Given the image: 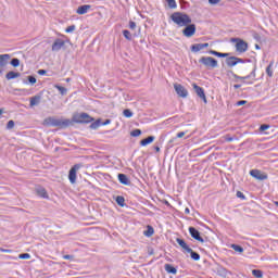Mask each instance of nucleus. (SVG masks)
Masks as SVG:
<instances>
[{
    "mask_svg": "<svg viewBox=\"0 0 278 278\" xmlns=\"http://www.w3.org/2000/svg\"><path fill=\"white\" fill-rule=\"evenodd\" d=\"M170 20L178 27H186V25H190V23H192V18L190 17V15L182 12H174L170 15Z\"/></svg>",
    "mask_w": 278,
    "mask_h": 278,
    "instance_id": "1",
    "label": "nucleus"
},
{
    "mask_svg": "<svg viewBox=\"0 0 278 278\" xmlns=\"http://www.w3.org/2000/svg\"><path fill=\"white\" fill-rule=\"evenodd\" d=\"M231 42H237L235 46L237 53H247L249 51V43L247 41L240 38H232Z\"/></svg>",
    "mask_w": 278,
    "mask_h": 278,
    "instance_id": "2",
    "label": "nucleus"
},
{
    "mask_svg": "<svg viewBox=\"0 0 278 278\" xmlns=\"http://www.w3.org/2000/svg\"><path fill=\"white\" fill-rule=\"evenodd\" d=\"M200 64H203L206 66V68H217L218 67V61L212 56H202L199 60Z\"/></svg>",
    "mask_w": 278,
    "mask_h": 278,
    "instance_id": "3",
    "label": "nucleus"
},
{
    "mask_svg": "<svg viewBox=\"0 0 278 278\" xmlns=\"http://www.w3.org/2000/svg\"><path fill=\"white\" fill-rule=\"evenodd\" d=\"M92 121H94V118H92L90 115H88V113H80L74 116V123H78V124H88V123H92Z\"/></svg>",
    "mask_w": 278,
    "mask_h": 278,
    "instance_id": "4",
    "label": "nucleus"
},
{
    "mask_svg": "<svg viewBox=\"0 0 278 278\" xmlns=\"http://www.w3.org/2000/svg\"><path fill=\"white\" fill-rule=\"evenodd\" d=\"M197 34V25L195 24H187L182 29V36L186 38H192Z\"/></svg>",
    "mask_w": 278,
    "mask_h": 278,
    "instance_id": "5",
    "label": "nucleus"
},
{
    "mask_svg": "<svg viewBox=\"0 0 278 278\" xmlns=\"http://www.w3.org/2000/svg\"><path fill=\"white\" fill-rule=\"evenodd\" d=\"M174 90L178 97H181V99H186L188 97V89L181 84H174Z\"/></svg>",
    "mask_w": 278,
    "mask_h": 278,
    "instance_id": "6",
    "label": "nucleus"
},
{
    "mask_svg": "<svg viewBox=\"0 0 278 278\" xmlns=\"http://www.w3.org/2000/svg\"><path fill=\"white\" fill-rule=\"evenodd\" d=\"M79 168H81V164H75L71 169H70V174H68V180L72 184H76L77 182V170H79Z\"/></svg>",
    "mask_w": 278,
    "mask_h": 278,
    "instance_id": "7",
    "label": "nucleus"
},
{
    "mask_svg": "<svg viewBox=\"0 0 278 278\" xmlns=\"http://www.w3.org/2000/svg\"><path fill=\"white\" fill-rule=\"evenodd\" d=\"M73 122L71 119H58V118H52L51 119V126L52 127H70Z\"/></svg>",
    "mask_w": 278,
    "mask_h": 278,
    "instance_id": "8",
    "label": "nucleus"
},
{
    "mask_svg": "<svg viewBox=\"0 0 278 278\" xmlns=\"http://www.w3.org/2000/svg\"><path fill=\"white\" fill-rule=\"evenodd\" d=\"M192 88L194 92L198 94V97L202 99L204 103H207V98L205 97V90L194 83L192 84Z\"/></svg>",
    "mask_w": 278,
    "mask_h": 278,
    "instance_id": "9",
    "label": "nucleus"
},
{
    "mask_svg": "<svg viewBox=\"0 0 278 278\" xmlns=\"http://www.w3.org/2000/svg\"><path fill=\"white\" fill-rule=\"evenodd\" d=\"M250 175L251 177H253L254 179H257L258 181H265V179H268V176L262 173V170L260 169L250 170Z\"/></svg>",
    "mask_w": 278,
    "mask_h": 278,
    "instance_id": "10",
    "label": "nucleus"
},
{
    "mask_svg": "<svg viewBox=\"0 0 278 278\" xmlns=\"http://www.w3.org/2000/svg\"><path fill=\"white\" fill-rule=\"evenodd\" d=\"M189 233L191 236V238H193V240H197L198 242H205V239H203V237H201V232L199 230H197V228L194 227H189Z\"/></svg>",
    "mask_w": 278,
    "mask_h": 278,
    "instance_id": "11",
    "label": "nucleus"
},
{
    "mask_svg": "<svg viewBox=\"0 0 278 278\" xmlns=\"http://www.w3.org/2000/svg\"><path fill=\"white\" fill-rule=\"evenodd\" d=\"M10 60V54H0V75L3 73V68L8 66V61Z\"/></svg>",
    "mask_w": 278,
    "mask_h": 278,
    "instance_id": "12",
    "label": "nucleus"
},
{
    "mask_svg": "<svg viewBox=\"0 0 278 278\" xmlns=\"http://www.w3.org/2000/svg\"><path fill=\"white\" fill-rule=\"evenodd\" d=\"M210 43H194L191 46L192 53H199V51H203V49H207Z\"/></svg>",
    "mask_w": 278,
    "mask_h": 278,
    "instance_id": "13",
    "label": "nucleus"
},
{
    "mask_svg": "<svg viewBox=\"0 0 278 278\" xmlns=\"http://www.w3.org/2000/svg\"><path fill=\"white\" fill-rule=\"evenodd\" d=\"M66 42L63 39H55L53 45H52V51H60Z\"/></svg>",
    "mask_w": 278,
    "mask_h": 278,
    "instance_id": "14",
    "label": "nucleus"
},
{
    "mask_svg": "<svg viewBox=\"0 0 278 278\" xmlns=\"http://www.w3.org/2000/svg\"><path fill=\"white\" fill-rule=\"evenodd\" d=\"M117 179H118L119 184H122L123 186H131V181L125 174H118Z\"/></svg>",
    "mask_w": 278,
    "mask_h": 278,
    "instance_id": "15",
    "label": "nucleus"
},
{
    "mask_svg": "<svg viewBox=\"0 0 278 278\" xmlns=\"http://www.w3.org/2000/svg\"><path fill=\"white\" fill-rule=\"evenodd\" d=\"M36 193L38 194V197H40L41 199H49V194L47 193V189H45L43 187H38L36 189Z\"/></svg>",
    "mask_w": 278,
    "mask_h": 278,
    "instance_id": "16",
    "label": "nucleus"
},
{
    "mask_svg": "<svg viewBox=\"0 0 278 278\" xmlns=\"http://www.w3.org/2000/svg\"><path fill=\"white\" fill-rule=\"evenodd\" d=\"M90 8H92L90 4H84L78 7V9L76 10V12L80 15L83 14H88V10H90Z\"/></svg>",
    "mask_w": 278,
    "mask_h": 278,
    "instance_id": "17",
    "label": "nucleus"
},
{
    "mask_svg": "<svg viewBox=\"0 0 278 278\" xmlns=\"http://www.w3.org/2000/svg\"><path fill=\"white\" fill-rule=\"evenodd\" d=\"M226 64L227 66H229L230 68H233V66H238V62L236 60V56H228L226 59Z\"/></svg>",
    "mask_w": 278,
    "mask_h": 278,
    "instance_id": "18",
    "label": "nucleus"
},
{
    "mask_svg": "<svg viewBox=\"0 0 278 278\" xmlns=\"http://www.w3.org/2000/svg\"><path fill=\"white\" fill-rule=\"evenodd\" d=\"M176 242H177V244H179V247H181V249H184L185 251H191L190 250V247H188V243H186V241L184 240V239H181V238H177L176 239Z\"/></svg>",
    "mask_w": 278,
    "mask_h": 278,
    "instance_id": "19",
    "label": "nucleus"
},
{
    "mask_svg": "<svg viewBox=\"0 0 278 278\" xmlns=\"http://www.w3.org/2000/svg\"><path fill=\"white\" fill-rule=\"evenodd\" d=\"M18 77H21V73H18V72H9V73H7V75H5V78H7L8 80H10V79H16V78H18Z\"/></svg>",
    "mask_w": 278,
    "mask_h": 278,
    "instance_id": "20",
    "label": "nucleus"
},
{
    "mask_svg": "<svg viewBox=\"0 0 278 278\" xmlns=\"http://www.w3.org/2000/svg\"><path fill=\"white\" fill-rule=\"evenodd\" d=\"M155 140V137L149 136L148 138L140 141L141 147H147L148 144H151Z\"/></svg>",
    "mask_w": 278,
    "mask_h": 278,
    "instance_id": "21",
    "label": "nucleus"
},
{
    "mask_svg": "<svg viewBox=\"0 0 278 278\" xmlns=\"http://www.w3.org/2000/svg\"><path fill=\"white\" fill-rule=\"evenodd\" d=\"M165 270L169 275H177V268L173 267L170 264H165Z\"/></svg>",
    "mask_w": 278,
    "mask_h": 278,
    "instance_id": "22",
    "label": "nucleus"
},
{
    "mask_svg": "<svg viewBox=\"0 0 278 278\" xmlns=\"http://www.w3.org/2000/svg\"><path fill=\"white\" fill-rule=\"evenodd\" d=\"M40 96H34L30 98V108H34L35 105L40 104Z\"/></svg>",
    "mask_w": 278,
    "mask_h": 278,
    "instance_id": "23",
    "label": "nucleus"
},
{
    "mask_svg": "<svg viewBox=\"0 0 278 278\" xmlns=\"http://www.w3.org/2000/svg\"><path fill=\"white\" fill-rule=\"evenodd\" d=\"M187 253H190L191 258L194 260V262H199V260H201V255L194 251H192V249L190 248V251H187Z\"/></svg>",
    "mask_w": 278,
    "mask_h": 278,
    "instance_id": "24",
    "label": "nucleus"
},
{
    "mask_svg": "<svg viewBox=\"0 0 278 278\" xmlns=\"http://www.w3.org/2000/svg\"><path fill=\"white\" fill-rule=\"evenodd\" d=\"M115 201L119 207H125V198L123 195H117Z\"/></svg>",
    "mask_w": 278,
    "mask_h": 278,
    "instance_id": "25",
    "label": "nucleus"
},
{
    "mask_svg": "<svg viewBox=\"0 0 278 278\" xmlns=\"http://www.w3.org/2000/svg\"><path fill=\"white\" fill-rule=\"evenodd\" d=\"M169 10H177V1L176 0H165Z\"/></svg>",
    "mask_w": 278,
    "mask_h": 278,
    "instance_id": "26",
    "label": "nucleus"
},
{
    "mask_svg": "<svg viewBox=\"0 0 278 278\" xmlns=\"http://www.w3.org/2000/svg\"><path fill=\"white\" fill-rule=\"evenodd\" d=\"M252 275H253V277L262 278V277H264V271H262L261 269H253Z\"/></svg>",
    "mask_w": 278,
    "mask_h": 278,
    "instance_id": "27",
    "label": "nucleus"
},
{
    "mask_svg": "<svg viewBox=\"0 0 278 278\" xmlns=\"http://www.w3.org/2000/svg\"><path fill=\"white\" fill-rule=\"evenodd\" d=\"M153 233H155V230L153 229V227L148 226L147 231H144V236H146L147 238H151V236H153Z\"/></svg>",
    "mask_w": 278,
    "mask_h": 278,
    "instance_id": "28",
    "label": "nucleus"
},
{
    "mask_svg": "<svg viewBox=\"0 0 278 278\" xmlns=\"http://www.w3.org/2000/svg\"><path fill=\"white\" fill-rule=\"evenodd\" d=\"M56 90H59V92H61L62 96L66 94L68 92V89H66L65 87H62L60 85H55Z\"/></svg>",
    "mask_w": 278,
    "mask_h": 278,
    "instance_id": "29",
    "label": "nucleus"
},
{
    "mask_svg": "<svg viewBox=\"0 0 278 278\" xmlns=\"http://www.w3.org/2000/svg\"><path fill=\"white\" fill-rule=\"evenodd\" d=\"M101 125H102L101 119H98V121L91 123L90 129H99V127H101Z\"/></svg>",
    "mask_w": 278,
    "mask_h": 278,
    "instance_id": "30",
    "label": "nucleus"
},
{
    "mask_svg": "<svg viewBox=\"0 0 278 278\" xmlns=\"http://www.w3.org/2000/svg\"><path fill=\"white\" fill-rule=\"evenodd\" d=\"M231 249H233V251H237V253H244V248L238 244H232Z\"/></svg>",
    "mask_w": 278,
    "mask_h": 278,
    "instance_id": "31",
    "label": "nucleus"
},
{
    "mask_svg": "<svg viewBox=\"0 0 278 278\" xmlns=\"http://www.w3.org/2000/svg\"><path fill=\"white\" fill-rule=\"evenodd\" d=\"M123 114H124L125 118H131V116H134V112H131V110H129V109L124 110Z\"/></svg>",
    "mask_w": 278,
    "mask_h": 278,
    "instance_id": "32",
    "label": "nucleus"
},
{
    "mask_svg": "<svg viewBox=\"0 0 278 278\" xmlns=\"http://www.w3.org/2000/svg\"><path fill=\"white\" fill-rule=\"evenodd\" d=\"M130 136H131L132 138H138V136H142V130H140V129H135V130H132V131L130 132Z\"/></svg>",
    "mask_w": 278,
    "mask_h": 278,
    "instance_id": "33",
    "label": "nucleus"
},
{
    "mask_svg": "<svg viewBox=\"0 0 278 278\" xmlns=\"http://www.w3.org/2000/svg\"><path fill=\"white\" fill-rule=\"evenodd\" d=\"M20 65H21V60H18L17 58H14L11 60V66H14V68H16Z\"/></svg>",
    "mask_w": 278,
    "mask_h": 278,
    "instance_id": "34",
    "label": "nucleus"
},
{
    "mask_svg": "<svg viewBox=\"0 0 278 278\" xmlns=\"http://www.w3.org/2000/svg\"><path fill=\"white\" fill-rule=\"evenodd\" d=\"M123 36L126 38V40H131V33L129 30H123Z\"/></svg>",
    "mask_w": 278,
    "mask_h": 278,
    "instance_id": "35",
    "label": "nucleus"
},
{
    "mask_svg": "<svg viewBox=\"0 0 278 278\" xmlns=\"http://www.w3.org/2000/svg\"><path fill=\"white\" fill-rule=\"evenodd\" d=\"M266 74L268 75V77H273V63H270V64L266 67Z\"/></svg>",
    "mask_w": 278,
    "mask_h": 278,
    "instance_id": "36",
    "label": "nucleus"
},
{
    "mask_svg": "<svg viewBox=\"0 0 278 278\" xmlns=\"http://www.w3.org/2000/svg\"><path fill=\"white\" fill-rule=\"evenodd\" d=\"M20 260H30L31 255L29 253H22L18 255Z\"/></svg>",
    "mask_w": 278,
    "mask_h": 278,
    "instance_id": "37",
    "label": "nucleus"
},
{
    "mask_svg": "<svg viewBox=\"0 0 278 278\" xmlns=\"http://www.w3.org/2000/svg\"><path fill=\"white\" fill-rule=\"evenodd\" d=\"M75 29H77V27L75 25H71L65 29V31H66V34H73V31H75Z\"/></svg>",
    "mask_w": 278,
    "mask_h": 278,
    "instance_id": "38",
    "label": "nucleus"
},
{
    "mask_svg": "<svg viewBox=\"0 0 278 278\" xmlns=\"http://www.w3.org/2000/svg\"><path fill=\"white\" fill-rule=\"evenodd\" d=\"M266 129H270V125L263 124L260 126V131H266Z\"/></svg>",
    "mask_w": 278,
    "mask_h": 278,
    "instance_id": "39",
    "label": "nucleus"
},
{
    "mask_svg": "<svg viewBox=\"0 0 278 278\" xmlns=\"http://www.w3.org/2000/svg\"><path fill=\"white\" fill-rule=\"evenodd\" d=\"M7 129H14V121H9L7 124Z\"/></svg>",
    "mask_w": 278,
    "mask_h": 278,
    "instance_id": "40",
    "label": "nucleus"
},
{
    "mask_svg": "<svg viewBox=\"0 0 278 278\" xmlns=\"http://www.w3.org/2000/svg\"><path fill=\"white\" fill-rule=\"evenodd\" d=\"M210 5H218L220 3V0H208Z\"/></svg>",
    "mask_w": 278,
    "mask_h": 278,
    "instance_id": "41",
    "label": "nucleus"
},
{
    "mask_svg": "<svg viewBox=\"0 0 278 278\" xmlns=\"http://www.w3.org/2000/svg\"><path fill=\"white\" fill-rule=\"evenodd\" d=\"M217 58H229V53L217 52Z\"/></svg>",
    "mask_w": 278,
    "mask_h": 278,
    "instance_id": "42",
    "label": "nucleus"
},
{
    "mask_svg": "<svg viewBox=\"0 0 278 278\" xmlns=\"http://www.w3.org/2000/svg\"><path fill=\"white\" fill-rule=\"evenodd\" d=\"M28 81H29V84H31V86H34V84H36V77L28 76Z\"/></svg>",
    "mask_w": 278,
    "mask_h": 278,
    "instance_id": "43",
    "label": "nucleus"
},
{
    "mask_svg": "<svg viewBox=\"0 0 278 278\" xmlns=\"http://www.w3.org/2000/svg\"><path fill=\"white\" fill-rule=\"evenodd\" d=\"M237 108H240V105H247V100H240L236 103Z\"/></svg>",
    "mask_w": 278,
    "mask_h": 278,
    "instance_id": "44",
    "label": "nucleus"
},
{
    "mask_svg": "<svg viewBox=\"0 0 278 278\" xmlns=\"http://www.w3.org/2000/svg\"><path fill=\"white\" fill-rule=\"evenodd\" d=\"M237 197L238 199H242L244 201V199H247V197L244 195V193H242L241 191L237 192Z\"/></svg>",
    "mask_w": 278,
    "mask_h": 278,
    "instance_id": "45",
    "label": "nucleus"
},
{
    "mask_svg": "<svg viewBox=\"0 0 278 278\" xmlns=\"http://www.w3.org/2000/svg\"><path fill=\"white\" fill-rule=\"evenodd\" d=\"M129 29H136V22L134 21L129 22Z\"/></svg>",
    "mask_w": 278,
    "mask_h": 278,
    "instance_id": "46",
    "label": "nucleus"
},
{
    "mask_svg": "<svg viewBox=\"0 0 278 278\" xmlns=\"http://www.w3.org/2000/svg\"><path fill=\"white\" fill-rule=\"evenodd\" d=\"M186 136V131H180L176 135V138H184Z\"/></svg>",
    "mask_w": 278,
    "mask_h": 278,
    "instance_id": "47",
    "label": "nucleus"
},
{
    "mask_svg": "<svg viewBox=\"0 0 278 278\" xmlns=\"http://www.w3.org/2000/svg\"><path fill=\"white\" fill-rule=\"evenodd\" d=\"M233 140H236V137L226 136V142H233Z\"/></svg>",
    "mask_w": 278,
    "mask_h": 278,
    "instance_id": "48",
    "label": "nucleus"
},
{
    "mask_svg": "<svg viewBox=\"0 0 278 278\" xmlns=\"http://www.w3.org/2000/svg\"><path fill=\"white\" fill-rule=\"evenodd\" d=\"M236 60H237V64H244V59H240L238 56H236Z\"/></svg>",
    "mask_w": 278,
    "mask_h": 278,
    "instance_id": "49",
    "label": "nucleus"
},
{
    "mask_svg": "<svg viewBox=\"0 0 278 278\" xmlns=\"http://www.w3.org/2000/svg\"><path fill=\"white\" fill-rule=\"evenodd\" d=\"M210 55H215L216 58L218 56V51L215 50H210Z\"/></svg>",
    "mask_w": 278,
    "mask_h": 278,
    "instance_id": "50",
    "label": "nucleus"
},
{
    "mask_svg": "<svg viewBox=\"0 0 278 278\" xmlns=\"http://www.w3.org/2000/svg\"><path fill=\"white\" fill-rule=\"evenodd\" d=\"M1 253H12V250L0 248Z\"/></svg>",
    "mask_w": 278,
    "mask_h": 278,
    "instance_id": "51",
    "label": "nucleus"
},
{
    "mask_svg": "<svg viewBox=\"0 0 278 278\" xmlns=\"http://www.w3.org/2000/svg\"><path fill=\"white\" fill-rule=\"evenodd\" d=\"M255 71L256 67H254L253 71L250 73V77H252L253 79H255Z\"/></svg>",
    "mask_w": 278,
    "mask_h": 278,
    "instance_id": "52",
    "label": "nucleus"
},
{
    "mask_svg": "<svg viewBox=\"0 0 278 278\" xmlns=\"http://www.w3.org/2000/svg\"><path fill=\"white\" fill-rule=\"evenodd\" d=\"M38 75H47V71L46 70H39Z\"/></svg>",
    "mask_w": 278,
    "mask_h": 278,
    "instance_id": "53",
    "label": "nucleus"
},
{
    "mask_svg": "<svg viewBox=\"0 0 278 278\" xmlns=\"http://www.w3.org/2000/svg\"><path fill=\"white\" fill-rule=\"evenodd\" d=\"M232 76L235 77V79H242V80H244V77H242V76H238L236 74H232Z\"/></svg>",
    "mask_w": 278,
    "mask_h": 278,
    "instance_id": "54",
    "label": "nucleus"
},
{
    "mask_svg": "<svg viewBox=\"0 0 278 278\" xmlns=\"http://www.w3.org/2000/svg\"><path fill=\"white\" fill-rule=\"evenodd\" d=\"M63 260H73V255H68V254H67V255H64V256H63Z\"/></svg>",
    "mask_w": 278,
    "mask_h": 278,
    "instance_id": "55",
    "label": "nucleus"
},
{
    "mask_svg": "<svg viewBox=\"0 0 278 278\" xmlns=\"http://www.w3.org/2000/svg\"><path fill=\"white\" fill-rule=\"evenodd\" d=\"M235 90H238L239 88H242V85H233Z\"/></svg>",
    "mask_w": 278,
    "mask_h": 278,
    "instance_id": "56",
    "label": "nucleus"
},
{
    "mask_svg": "<svg viewBox=\"0 0 278 278\" xmlns=\"http://www.w3.org/2000/svg\"><path fill=\"white\" fill-rule=\"evenodd\" d=\"M154 151H156V153H160V147H154Z\"/></svg>",
    "mask_w": 278,
    "mask_h": 278,
    "instance_id": "57",
    "label": "nucleus"
},
{
    "mask_svg": "<svg viewBox=\"0 0 278 278\" xmlns=\"http://www.w3.org/2000/svg\"><path fill=\"white\" fill-rule=\"evenodd\" d=\"M185 214H190V208L186 207L185 208Z\"/></svg>",
    "mask_w": 278,
    "mask_h": 278,
    "instance_id": "58",
    "label": "nucleus"
},
{
    "mask_svg": "<svg viewBox=\"0 0 278 278\" xmlns=\"http://www.w3.org/2000/svg\"><path fill=\"white\" fill-rule=\"evenodd\" d=\"M102 125H110V119H106Z\"/></svg>",
    "mask_w": 278,
    "mask_h": 278,
    "instance_id": "59",
    "label": "nucleus"
},
{
    "mask_svg": "<svg viewBox=\"0 0 278 278\" xmlns=\"http://www.w3.org/2000/svg\"><path fill=\"white\" fill-rule=\"evenodd\" d=\"M244 79H251L250 74H249L248 76H244V77H243V80H244Z\"/></svg>",
    "mask_w": 278,
    "mask_h": 278,
    "instance_id": "60",
    "label": "nucleus"
},
{
    "mask_svg": "<svg viewBox=\"0 0 278 278\" xmlns=\"http://www.w3.org/2000/svg\"><path fill=\"white\" fill-rule=\"evenodd\" d=\"M255 49L260 50L261 49L260 45H255Z\"/></svg>",
    "mask_w": 278,
    "mask_h": 278,
    "instance_id": "61",
    "label": "nucleus"
},
{
    "mask_svg": "<svg viewBox=\"0 0 278 278\" xmlns=\"http://www.w3.org/2000/svg\"><path fill=\"white\" fill-rule=\"evenodd\" d=\"M65 81H67V83L71 81V78H66Z\"/></svg>",
    "mask_w": 278,
    "mask_h": 278,
    "instance_id": "62",
    "label": "nucleus"
},
{
    "mask_svg": "<svg viewBox=\"0 0 278 278\" xmlns=\"http://www.w3.org/2000/svg\"><path fill=\"white\" fill-rule=\"evenodd\" d=\"M1 114H3V110H0V116H1Z\"/></svg>",
    "mask_w": 278,
    "mask_h": 278,
    "instance_id": "63",
    "label": "nucleus"
}]
</instances>
